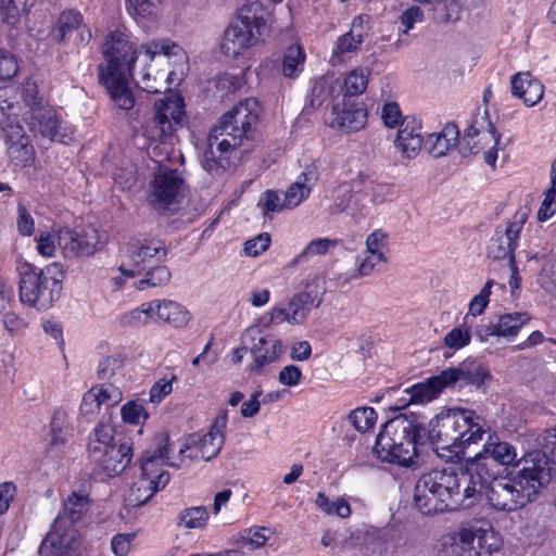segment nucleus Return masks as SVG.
<instances>
[{
	"label": "nucleus",
	"instance_id": "nucleus-1",
	"mask_svg": "<svg viewBox=\"0 0 556 556\" xmlns=\"http://www.w3.org/2000/svg\"><path fill=\"white\" fill-rule=\"evenodd\" d=\"M138 53H143L149 61L156 58L164 59L172 67L168 73H157L153 79L148 71L139 72L140 77L137 84L150 93H157L162 88L167 89L166 81H172L177 72L184 75L188 62L184 49L168 39L149 41L138 51L127 35L121 31L110 33L103 45L106 65L99 66V79L108 89L114 103L123 110H130L135 105V99L128 86V76Z\"/></svg>",
	"mask_w": 556,
	"mask_h": 556
},
{
	"label": "nucleus",
	"instance_id": "nucleus-2",
	"mask_svg": "<svg viewBox=\"0 0 556 556\" xmlns=\"http://www.w3.org/2000/svg\"><path fill=\"white\" fill-rule=\"evenodd\" d=\"M261 105L257 99L248 98L226 112L213 127L207 138V148L202 156V167L211 175L218 176L236 166L240 159L239 149L254 138Z\"/></svg>",
	"mask_w": 556,
	"mask_h": 556
},
{
	"label": "nucleus",
	"instance_id": "nucleus-3",
	"mask_svg": "<svg viewBox=\"0 0 556 556\" xmlns=\"http://www.w3.org/2000/svg\"><path fill=\"white\" fill-rule=\"evenodd\" d=\"M552 467L545 453L533 450L519 458L517 470L492 479L472 496V505L486 494L489 505L498 511H514L534 500L551 479Z\"/></svg>",
	"mask_w": 556,
	"mask_h": 556
},
{
	"label": "nucleus",
	"instance_id": "nucleus-4",
	"mask_svg": "<svg viewBox=\"0 0 556 556\" xmlns=\"http://www.w3.org/2000/svg\"><path fill=\"white\" fill-rule=\"evenodd\" d=\"M476 493L463 468L459 472L453 468L432 469L418 479L414 503L424 515H435L471 507Z\"/></svg>",
	"mask_w": 556,
	"mask_h": 556
},
{
	"label": "nucleus",
	"instance_id": "nucleus-5",
	"mask_svg": "<svg viewBox=\"0 0 556 556\" xmlns=\"http://www.w3.org/2000/svg\"><path fill=\"white\" fill-rule=\"evenodd\" d=\"M90 510V498L84 492L73 491L41 542L39 556H78L81 545L79 525Z\"/></svg>",
	"mask_w": 556,
	"mask_h": 556
},
{
	"label": "nucleus",
	"instance_id": "nucleus-6",
	"mask_svg": "<svg viewBox=\"0 0 556 556\" xmlns=\"http://www.w3.org/2000/svg\"><path fill=\"white\" fill-rule=\"evenodd\" d=\"M424 430L418 416L400 414L382 426L376 438L374 452L382 462L402 467L415 466Z\"/></svg>",
	"mask_w": 556,
	"mask_h": 556
},
{
	"label": "nucleus",
	"instance_id": "nucleus-7",
	"mask_svg": "<svg viewBox=\"0 0 556 556\" xmlns=\"http://www.w3.org/2000/svg\"><path fill=\"white\" fill-rule=\"evenodd\" d=\"M484 430L475 412L463 408L442 410L429 422L428 437L432 444L460 453L482 440Z\"/></svg>",
	"mask_w": 556,
	"mask_h": 556
},
{
	"label": "nucleus",
	"instance_id": "nucleus-8",
	"mask_svg": "<svg viewBox=\"0 0 556 556\" xmlns=\"http://www.w3.org/2000/svg\"><path fill=\"white\" fill-rule=\"evenodd\" d=\"M502 546L493 526L485 520L463 522L453 532L442 535L434 548L435 556H491Z\"/></svg>",
	"mask_w": 556,
	"mask_h": 556
},
{
	"label": "nucleus",
	"instance_id": "nucleus-9",
	"mask_svg": "<svg viewBox=\"0 0 556 556\" xmlns=\"http://www.w3.org/2000/svg\"><path fill=\"white\" fill-rule=\"evenodd\" d=\"M266 28L264 8L260 1H252L238 9L237 18L225 29L220 51L228 58L243 55L255 46Z\"/></svg>",
	"mask_w": 556,
	"mask_h": 556
},
{
	"label": "nucleus",
	"instance_id": "nucleus-10",
	"mask_svg": "<svg viewBox=\"0 0 556 556\" xmlns=\"http://www.w3.org/2000/svg\"><path fill=\"white\" fill-rule=\"evenodd\" d=\"M20 299L38 309H47L60 298L63 271L59 264L42 269L25 263L20 268Z\"/></svg>",
	"mask_w": 556,
	"mask_h": 556
},
{
	"label": "nucleus",
	"instance_id": "nucleus-11",
	"mask_svg": "<svg viewBox=\"0 0 556 556\" xmlns=\"http://www.w3.org/2000/svg\"><path fill=\"white\" fill-rule=\"evenodd\" d=\"M518 462L516 447L511 443L500 440L496 434H490L482 450L468 458L463 469L475 492L498 475V466H514L517 469Z\"/></svg>",
	"mask_w": 556,
	"mask_h": 556
},
{
	"label": "nucleus",
	"instance_id": "nucleus-12",
	"mask_svg": "<svg viewBox=\"0 0 556 556\" xmlns=\"http://www.w3.org/2000/svg\"><path fill=\"white\" fill-rule=\"evenodd\" d=\"M488 377L486 369L477 364H460L458 367L447 368L439 375L427 379L425 382L414 384L404 391L407 395L402 400L407 404H425L438 396V394L448 387L476 386L479 387Z\"/></svg>",
	"mask_w": 556,
	"mask_h": 556
},
{
	"label": "nucleus",
	"instance_id": "nucleus-13",
	"mask_svg": "<svg viewBox=\"0 0 556 556\" xmlns=\"http://www.w3.org/2000/svg\"><path fill=\"white\" fill-rule=\"evenodd\" d=\"M17 94L26 108L24 119L29 124L30 129L45 138L58 140L59 122L55 113L43 99L37 97L36 83L26 80L17 89Z\"/></svg>",
	"mask_w": 556,
	"mask_h": 556
},
{
	"label": "nucleus",
	"instance_id": "nucleus-14",
	"mask_svg": "<svg viewBox=\"0 0 556 556\" xmlns=\"http://www.w3.org/2000/svg\"><path fill=\"white\" fill-rule=\"evenodd\" d=\"M154 114L144 127V135L152 141L166 142L174 136L185 115L184 99L170 93L155 101Z\"/></svg>",
	"mask_w": 556,
	"mask_h": 556
},
{
	"label": "nucleus",
	"instance_id": "nucleus-15",
	"mask_svg": "<svg viewBox=\"0 0 556 556\" xmlns=\"http://www.w3.org/2000/svg\"><path fill=\"white\" fill-rule=\"evenodd\" d=\"M501 136L495 132L492 123L489 121L488 112L475 115L472 124L467 128L460 152L463 155L477 154L483 149H489L484 152V162L488 165L494 166L497 152L496 146L498 144Z\"/></svg>",
	"mask_w": 556,
	"mask_h": 556
},
{
	"label": "nucleus",
	"instance_id": "nucleus-16",
	"mask_svg": "<svg viewBox=\"0 0 556 556\" xmlns=\"http://www.w3.org/2000/svg\"><path fill=\"white\" fill-rule=\"evenodd\" d=\"M123 253L124 261L118 269L126 277L139 275L152 260L162 261L167 255L165 244L156 238L134 239Z\"/></svg>",
	"mask_w": 556,
	"mask_h": 556
},
{
	"label": "nucleus",
	"instance_id": "nucleus-17",
	"mask_svg": "<svg viewBox=\"0 0 556 556\" xmlns=\"http://www.w3.org/2000/svg\"><path fill=\"white\" fill-rule=\"evenodd\" d=\"M528 216L529 208L522 207L515 213L510 220L496 228L488 245V256L490 258H507L508 262L516 260L515 250Z\"/></svg>",
	"mask_w": 556,
	"mask_h": 556
},
{
	"label": "nucleus",
	"instance_id": "nucleus-18",
	"mask_svg": "<svg viewBox=\"0 0 556 556\" xmlns=\"http://www.w3.org/2000/svg\"><path fill=\"white\" fill-rule=\"evenodd\" d=\"M163 442L164 440L161 441L160 443H156L155 438H153L151 445L143 452L140 458V465L143 477L142 480H146L147 482L142 486L146 492H151L148 495H146L144 498L142 500L140 497H137L135 501H137L138 504L147 503V501L151 498L156 491L164 489L169 482V473L161 469L162 466L166 465L161 450H166V445Z\"/></svg>",
	"mask_w": 556,
	"mask_h": 556
},
{
	"label": "nucleus",
	"instance_id": "nucleus-19",
	"mask_svg": "<svg viewBox=\"0 0 556 556\" xmlns=\"http://www.w3.org/2000/svg\"><path fill=\"white\" fill-rule=\"evenodd\" d=\"M260 325H252L242 333V342L249 343V350L254 358L251 370L262 369L264 366L276 362L283 353L285 348L275 336L262 334Z\"/></svg>",
	"mask_w": 556,
	"mask_h": 556
},
{
	"label": "nucleus",
	"instance_id": "nucleus-20",
	"mask_svg": "<svg viewBox=\"0 0 556 556\" xmlns=\"http://www.w3.org/2000/svg\"><path fill=\"white\" fill-rule=\"evenodd\" d=\"M100 244L98 231L92 228H84L80 231L70 228L61 229L58 236V245L65 257H78L92 255Z\"/></svg>",
	"mask_w": 556,
	"mask_h": 556
},
{
	"label": "nucleus",
	"instance_id": "nucleus-21",
	"mask_svg": "<svg viewBox=\"0 0 556 556\" xmlns=\"http://www.w3.org/2000/svg\"><path fill=\"white\" fill-rule=\"evenodd\" d=\"M182 186V179L177 170L164 168L155 174L152 191L149 195L150 204L157 211L167 210L175 203Z\"/></svg>",
	"mask_w": 556,
	"mask_h": 556
},
{
	"label": "nucleus",
	"instance_id": "nucleus-22",
	"mask_svg": "<svg viewBox=\"0 0 556 556\" xmlns=\"http://www.w3.org/2000/svg\"><path fill=\"white\" fill-rule=\"evenodd\" d=\"M1 129L8 144L10 156L18 162H27L30 160L33 147L30 146V140L25 134L23 126L8 116V118L2 122Z\"/></svg>",
	"mask_w": 556,
	"mask_h": 556
},
{
	"label": "nucleus",
	"instance_id": "nucleus-23",
	"mask_svg": "<svg viewBox=\"0 0 556 556\" xmlns=\"http://www.w3.org/2000/svg\"><path fill=\"white\" fill-rule=\"evenodd\" d=\"M367 123V111L357 103L343 102L342 106H334L331 112L329 125L332 128L349 131H358Z\"/></svg>",
	"mask_w": 556,
	"mask_h": 556
},
{
	"label": "nucleus",
	"instance_id": "nucleus-24",
	"mask_svg": "<svg viewBox=\"0 0 556 556\" xmlns=\"http://www.w3.org/2000/svg\"><path fill=\"white\" fill-rule=\"evenodd\" d=\"M131 458L132 443L129 440H124L118 441L103 454V457H99L94 462L105 476L112 478L121 475L127 468Z\"/></svg>",
	"mask_w": 556,
	"mask_h": 556
},
{
	"label": "nucleus",
	"instance_id": "nucleus-25",
	"mask_svg": "<svg viewBox=\"0 0 556 556\" xmlns=\"http://www.w3.org/2000/svg\"><path fill=\"white\" fill-rule=\"evenodd\" d=\"M355 187L356 181L352 184L345 181L333 188L331 191V213L338 214L345 212L354 218L364 215L363 211L365 205L359 204L358 192H354Z\"/></svg>",
	"mask_w": 556,
	"mask_h": 556
},
{
	"label": "nucleus",
	"instance_id": "nucleus-26",
	"mask_svg": "<svg viewBox=\"0 0 556 556\" xmlns=\"http://www.w3.org/2000/svg\"><path fill=\"white\" fill-rule=\"evenodd\" d=\"M421 127L415 119L403 118L401 128L397 131L395 147L407 159L415 157L425 144Z\"/></svg>",
	"mask_w": 556,
	"mask_h": 556
},
{
	"label": "nucleus",
	"instance_id": "nucleus-27",
	"mask_svg": "<svg viewBox=\"0 0 556 556\" xmlns=\"http://www.w3.org/2000/svg\"><path fill=\"white\" fill-rule=\"evenodd\" d=\"M227 420V413L225 412L215 419L210 431L197 440L201 460L208 462L219 454L225 443Z\"/></svg>",
	"mask_w": 556,
	"mask_h": 556
},
{
	"label": "nucleus",
	"instance_id": "nucleus-28",
	"mask_svg": "<svg viewBox=\"0 0 556 556\" xmlns=\"http://www.w3.org/2000/svg\"><path fill=\"white\" fill-rule=\"evenodd\" d=\"M153 317L175 328L185 327L190 320V313L178 302L172 300L151 301Z\"/></svg>",
	"mask_w": 556,
	"mask_h": 556
},
{
	"label": "nucleus",
	"instance_id": "nucleus-29",
	"mask_svg": "<svg viewBox=\"0 0 556 556\" xmlns=\"http://www.w3.org/2000/svg\"><path fill=\"white\" fill-rule=\"evenodd\" d=\"M511 92L528 106L535 105L543 97V85L530 73H517L511 78Z\"/></svg>",
	"mask_w": 556,
	"mask_h": 556
},
{
	"label": "nucleus",
	"instance_id": "nucleus-30",
	"mask_svg": "<svg viewBox=\"0 0 556 556\" xmlns=\"http://www.w3.org/2000/svg\"><path fill=\"white\" fill-rule=\"evenodd\" d=\"M458 138V127L450 123L441 131L430 134L425 141V148L433 157H441L456 147Z\"/></svg>",
	"mask_w": 556,
	"mask_h": 556
},
{
	"label": "nucleus",
	"instance_id": "nucleus-31",
	"mask_svg": "<svg viewBox=\"0 0 556 556\" xmlns=\"http://www.w3.org/2000/svg\"><path fill=\"white\" fill-rule=\"evenodd\" d=\"M368 17L364 15L354 17L351 29L337 39L333 49V56L355 52L359 49L367 34L365 26Z\"/></svg>",
	"mask_w": 556,
	"mask_h": 556
},
{
	"label": "nucleus",
	"instance_id": "nucleus-32",
	"mask_svg": "<svg viewBox=\"0 0 556 556\" xmlns=\"http://www.w3.org/2000/svg\"><path fill=\"white\" fill-rule=\"evenodd\" d=\"M117 442L114 441V428L110 425L99 424L88 437L87 450L94 462Z\"/></svg>",
	"mask_w": 556,
	"mask_h": 556
},
{
	"label": "nucleus",
	"instance_id": "nucleus-33",
	"mask_svg": "<svg viewBox=\"0 0 556 556\" xmlns=\"http://www.w3.org/2000/svg\"><path fill=\"white\" fill-rule=\"evenodd\" d=\"M156 443L164 440L166 450H162V455L165 459L166 466L180 469L188 467L187 452L189 448L188 441L172 442L168 434L159 433L155 437Z\"/></svg>",
	"mask_w": 556,
	"mask_h": 556
},
{
	"label": "nucleus",
	"instance_id": "nucleus-34",
	"mask_svg": "<svg viewBox=\"0 0 556 556\" xmlns=\"http://www.w3.org/2000/svg\"><path fill=\"white\" fill-rule=\"evenodd\" d=\"M83 24V15L76 10L63 11L54 27L51 30V37L58 42H62L67 38V35L76 29H79Z\"/></svg>",
	"mask_w": 556,
	"mask_h": 556
},
{
	"label": "nucleus",
	"instance_id": "nucleus-35",
	"mask_svg": "<svg viewBox=\"0 0 556 556\" xmlns=\"http://www.w3.org/2000/svg\"><path fill=\"white\" fill-rule=\"evenodd\" d=\"M530 320V316L527 313L515 312L507 313L498 316L497 323V337L506 339L515 338L523 325Z\"/></svg>",
	"mask_w": 556,
	"mask_h": 556
},
{
	"label": "nucleus",
	"instance_id": "nucleus-36",
	"mask_svg": "<svg viewBox=\"0 0 556 556\" xmlns=\"http://www.w3.org/2000/svg\"><path fill=\"white\" fill-rule=\"evenodd\" d=\"M314 304V296L309 292L294 294L286 304L291 317V325L302 324Z\"/></svg>",
	"mask_w": 556,
	"mask_h": 556
},
{
	"label": "nucleus",
	"instance_id": "nucleus-37",
	"mask_svg": "<svg viewBox=\"0 0 556 556\" xmlns=\"http://www.w3.org/2000/svg\"><path fill=\"white\" fill-rule=\"evenodd\" d=\"M316 507L328 516L349 518L352 509L344 497H337L331 501L325 493L318 492L315 498Z\"/></svg>",
	"mask_w": 556,
	"mask_h": 556
},
{
	"label": "nucleus",
	"instance_id": "nucleus-38",
	"mask_svg": "<svg viewBox=\"0 0 556 556\" xmlns=\"http://www.w3.org/2000/svg\"><path fill=\"white\" fill-rule=\"evenodd\" d=\"M305 61V53L301 46H290L282 58V74L286 77L294 78L302 72L303 64Z\"/></svg>",
	"mask_w": 556,
	"mask_h": 556
},
{
	"label": "nucleus",
	"instance_id": "nucleus-39",
	"mask_svg": "<svg viewBox=\"0 0 556 556\" xmlns=\"http://www.w3.org/2000/svg\"><path fill=\"white\" fill-rule=\"evenodd\" d=\"M338 241L328 239V238H318L312 240L304 250L294 257L292 261L293 265H300L307 262L311 257L315 255H324L329 249L334 248Z\"/></svg>",
	"mask_w": 556,
	"mask_h": 556
},
{
	"label": "nucleus",
	"instance_id": "nucleus-40",
	"mask_svg": "<svg viewBox=\"0 0 556 556\" xmlns=\"http://www.w3.org/2000/svg\"><path fill=\"white\" fill-rule=\"evenodd\" d=\"M369 73L367 67L351 71L344 79L345 93L350 97L362 94L367 88Z\"/></svg>",
	"mask_w": 556,
	"mask_h": 556
},
{
	"label": "nucleus",
	"instance_id": "nucleus-41",
	"mask_svg": "<svg viewBox=\"0 0 556 556\" xmlns=\"http://www.w3.org/2000/svg\"><path fill=\"white\" fill-rule=\"evenodd\" d=\"M333 92L334 86L332 78L325 76L317 78L311 89V105L313 108H320L331 99Z\"/></svg>",
	"mask_w": 556,
	"mask_h": 556
},
{
	"label": "nucleus",
	"instance_id": "nucleus-42",
	"mask_svg": "<svg viewBox=\"0 0 556 556\" xmlns=\"http://www.w3.org/2000/svg\"><path fill=\"white\" fill-rule=\"evenodd\" d=\"M348 420L358 432L364 433L375 426L377 414L371 407H358L349 414Z\"/></svg>",
	"mask_w": 556,
	"mask_h": 556
},
{
	"label": "nucleus",
	"instance_id": "nucleus-43",
	"mask_svg": "<svg viewBox=\"0 0 556 556\" xmlns=\"http://www.w3.org/2000/svg\"><path fill=\"white\" fill-rule=\"evenodd\" d=\"M208 519V513L204 506L190 507L178 516V526L187 529L202 528Z\"/></svg>",
	"mask_w": 556,
	"mask_h": 556
},
{
	"label": "nucleus",
	"instance_id": "nucleus-44",
	"mask_svg": "<svg viewBox=\"0 0 556 556\" xmlns=\"http://www.w3.org/2000/svg\"><path fill=\"white\" fill-rule=\"evenodd\" d=\"M170 271L166 266H155L151 268L143 279L135 282L138 290H146L150 287H160L166 285L170 280Z\"/></svg>",
	"mask_w": 556,
	"mask_h": 556
},
{
	"label": "nucleus",
	"instance_id": "nucleus-45",
	"mask_svg": "<svg viewBox=\"0 0 556 556\" xmlns=\"http://www.w3.org/2000/svg\"><path fill=\"white\" fill-rule=\"evenodd\" d=\"M271 535L273 531L269 528H249L241 531L240 541L245 546H249L251 549H256L265 546L266 542L269 540Z\"/></svg>",
	"mask_w": 556,
	"mask_h": 556
},
{
	"label": "nucleus",
	"instance_id": "nucleus-46",
	"mask_svg": "<svg viewBox=\"0 0 556 556\" xmlns=\"http://www.w3.org/2000/svg\"><path fill=\"white\" fill-rule=\"evenodd\" d=\"M153 318L152 303H143L140 307L134 308L121 316L123 326L139 327L148 324Z\"/></svg>",
	"mask_w": 556,
	"mask_h": 556
},
{
	"label": "nucleus",
	"instance_id": "nucleus-47",
	"mask_svg": "<svg viewBox=\"0 0 556 556\" xmlns=\"http://www.w3.org/2000/svg\"><path fill=\"white\" fill-rule=\"evenodd\" d=\"M285 203V198L281 199L278 192L266 190L261 194L257 206L262 210L265 217L271 218L273 214L288 210Z\"/></svg>",
	"mask_w": 556,
	"mask_h": 556
},
{
	"label": "nucleus",
	"instance_id": "nucleus-48",
	"mask_svg": "<svg viewBox=\"0 0 556 556\" xmlns=\"http://www.w3.org/2000/svg\"><path fill=\"white\" fill-rule=\"evenodd\" d=\"M91 391L94 392L100 407L102 405L114 407L123 400L122 391L111 383L94 386Z\"/></svg>",
	"mask_w": 556,
	"mask_h": 556
},
{
	"label": "nucleus",
	"instance_id": "nucleus-49",
	"mask_svg": "<svg viewBox=\"0 0 556 556\" xmlns=\"http://www.w3.org/2000/svg\"><path fill=\"white\" fill-rule=\"evenodd\" d=\"M27 0H0V13L4 23L15 25L25 11Z\"/></svg>",
	"mask_w": 556,
	"mask_h": 556
},
{
	"label": "nucleus",
	"instance_id": "nucleus-50",
	"mask_svg": "<svg viewBox=\"0 0 556 556\" xmlns=\"http://www.w3.org/2000/svg\"><path fill=\"white\" fill-rule=\"evenodd\" d=\"M282 323L291 324V317L286 305L279 304L263 315L255 325H260V329H267L273 324L279 325Z\"/></svg>",
	"mask_w": 556,
	"mask_h": 556
},
{
	"label": "nucleus",
	"instance_id": "nucleus-51",
	"mask_svg": "<svg viewBox=\"0 0 556 556\" xmlns=\"http://www.w3.org/2000/svg\"><path fill=\"white\" fill-rule=\"evenodd\" d=\"M387 263V256L384 253H366V255L359 261L356 274L354 278L366 277L371 275L376 267L380 264Z\"/></svg>",
	"mask_w": 556,
	"mask_h": 556
},
{
	"label": "nucleus",
	"instance_id": "nucleus-52",
	"mask_svg": "<svg viewBox=\"0 0 556 556\" xmlns=\"http://www.w3.org/2000/svg\"><path fill=\"white\" fill-rule=\"evenodd\" d=\"M121 414L125 422L132 425H139L148 418L143 404L136 401H130L123 405Z\"/></svg>",
	"mask_w": 556,
	"mask_h": 556
},
{
	"label": "nucleus",
	"instance_id": "nucleus-53",
	"mask_svg": "<svg viewBox=\"0 0 556 556\" xmlns=\"http://www.w3.org/2000/svg\"><path fill=\"white\" fill-rule=\"evenodd\" d=\"M309 193L311 191L307 186H303L302 182L294 181L285 192V205L288 210H292L307 199Z\"/></svg>",
	"mask_w": 556,
	"mask_h": 556
},
{
	"label": "nucleus",
	"instance_id": "nucleus-54",
	"mask_svg": "<svg viewBox=\"0 0 556 556\" xmlns=\"http://www.w3.org/2000/svg\"><path fill=\"white\" fill-rule=\"evenodd\" d=\"M493 280H488L481 291L472 298L469 304V313L472 316H478L483 313L489 303V298L491 294V288L493 286Z\"/></svg>",
	"mask_w": 556,
	"mask_h": 556
},
{
	"label": "nucleus",
	"instance_id": "nucleus-55",
	"mask_svg": "<svg viewBox=\"0 0 556 556\" xmlns=\"http://www.w3.org/2000/svg\"><path fill=\"white\" fill-rule=\"evenodd\" d=\"M122 367L123 361L119 356H108L100 361L97 374L99 379L110 380Z\"/></svg>",
	"mask_w": 556,
	"mask_h": 556
},
{
	"label": "nucleus",
	"instance_id": "nucleus-56",
	"mask_svg": "<svg viewBox=\"0 0 556 556\" xmlns=\"http://www.w3.org/2000/svg\"><path fill=\"white\" fill-rule=\"evenodd\" d=\"M270 244V236L267 232L260 233L255 238L244 243V253L249 256H257L268 249Z\"/></svg>",
	"mask_w": 556,
	"mask_h": 556
},
{
	"label": "nucleus",
	"instance_id": "nucleus-57",
	"mask_svg": "<svg viewBox=\"0 0 556 556\" xmlns=\"http://www.w3.org/2000/svg\"><path fill=\"white\" fill-rule=\"evenodd\" d=\"M18 65L15 56L0 49V79H10L16 75Z\"/></svg>",
	"mask_w": 556,
	"mask_h": 556
},
{
	"label": "nucleus",
	"instance_id": "nucleus-58",
	"mask_svg": "<svg viewBox=\"0 0 556 556\" xmlns=\"http://www.w3.org/2000/svg\"><path fill=\"white\" fill-rule=\"evenodd\" d=\"M134 540L135 533L116 534L111 540V549L116 556H127Z\"/></svg>",
	"mask_w": 556,
	"mask_h": 556
},
{
	"label": "nucleus",
	"instance_id": "nucleus-59",
	"mask_svg": "<svg viewBox=\"0 0 556 556\" xmlns=\"http://www.w3.org/2000/svg\"><path fill=\"white\" fill-rule=\"evenodd\" d=\"M470 332L467 329L454 328L444 338V344L451 349H462L470 342Z\"/></svg>",
	"mask_w": 556,
	"mask_h": 556
},
{
	"label": "nucleus",
	"instance_id": "nucleus-60",
	"mask_svg": "<svg viewBox=\"0 0 556 556\" xmlns=\"http://www.w3.org/2000/svg\"><path fill=\"white\" fill-rule=\"evenodd\" d=\"M424 17V12L419 7L413 5L404 11L400 16L403 34H407L413 29L416 23H421Z\"/></svg>",
	"mask_w": 556,
	"mask_h": 556
},
{
	"label": "nucleus",
	"instance_id": "nucleus-61",
	"mask_svg": "<svg viewBox=\"0 0 556 556\" xmlns=\"http://www.w3.org/2000/svg\"><path fill=\"white\" fill-rule=\"evenodd\" d=\"M556 212V188H549L545 192V198L539 208L538 219L545 222L551 218Z\"/></svg>",
	"mask_w": 556,
	"mask_h": 556
},
{
	"label": "nucleus",
	"instance_id": "nucleus-62",
	"mask_svg": "<svg viewBox=\"0 0 556 556\" xmlns=\"http://www.w3.org/2000/svg\"><path fill=\"white\" fill-rule=\"evenodd\" d=\"M388 235L382 229H376L366 239V253H384Z\"/></svg>",
	"mask_w": 556,
	"mask_h": 556
},
{
	"label": "nucleus",
	"instance_id": "nucleus-63",
	"mask_svg": "<svg viewBox=\"0 0 556 556\" xmlns=\"http://www.w3.org/2000/svg\"><path fill=\"white\" fill-rule=\"evenodd\" d=\"M175 379L173 376L170 379L162 378L156 381L152 388L150 389V402L151 403H160L166 395L172 392V382Z\"/></svg>",
	"mask_w": 556,
	"mask_h": 556
},
{
	"label": "nucleus",
	"instance_id": "nucleus-64",
	"mask_svg": "<svg viewBox=\"0 0 556 556\" xmlns=\"http://www.w3.org/2000/svg\"><path fill=\"white\" fill-rule=\"evenodd\" d=\"M381 118L386 126L394 128L402 119L400 106L395 102L386 103L381 111Z\"/></svg>",
	"mask_w": 556,
	"mask_h": 556
}]
</instances>
